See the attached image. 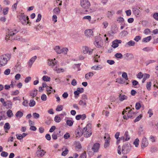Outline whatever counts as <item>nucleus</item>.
<instances>
[{
	"mask_svg": "<svg viewBox=\"0 0 158 158\" xmlns=\"http://www.w3.org/2000/svg\"><path fill=\"white\" fill-rule=\"evenodd\" d=\"M10 58V55L7 54L0 56V66H3L6 64L7 61Z\"/></svg>",
	"mask_w": 158,
	"mask_h": 158,
	"instance_id": "f257e3e1",
	"label": "nucleus"
},
{
	"mask_svg": "<svg viewBox=\"0 0 158 158\" xmlns=\"http://www.w3.org/2000/svg\"><path fill=\"white\" fill-rule=\"evenodd\" d=\"M80 5L85 10V12L88 11V10L90 6V2L88 0H81Z\"/></svg>",
	"mask_w": 158,
	"mask_h": 158,
	"instance_id": "f03ea898",
	"label": "nucleus"
},
{
	"mask_svg": "<svg viewBox=\"0 0 158 158\" xmlns=\"http://www.w3.org/2000/svg\"><path fill=\"white\" fill-rule=\"evenodd\" d=\"M131 147L129 143L124 145L122 147V152L124 155H126L129 153L131 150Z\"/></svg>",
	"mask_w": 158,
	"mask_h": 158,
	"instance_id": "7ed1b4c3",
	"label": "nucleus"
},
{
	"mask_svg": "<svg viewBox=\"0 0 158 158\" xmlns=\"http://www.w3.org/2000/svg\"><path fill=\"white\" fill-rule=\"evenodd\" d=\"M19 19L22 23L24 25H27L29 23L28 16H25L23 13H21L19 15Z\"/></svg>",
	"mask_w": 158,
	"mask_h": 158,
	"instance_id": "20e7f679",
	"label": "nucleus"
},
{
	"mask_svg": "<svg viewBox=\"0 0 158 158\" xmlns=\"http://www.w3.org/2000/svg\"><path fill=\"white\" fill-rule=\"evenodd\" d=\"M89 126V125L87 124L86 127L84 128L83 129V134L84 136L86 138L90 137L92 134L91 130L89 129L88 130L87 127H88Z\"/></svg>",
	"mask_w": 158,
	"mask_h": 158,
	"instance_id": "39448f33",
	"label": "nucleus"
},
{
	"mask_svg": "<svg viewBox=\"0 0 158 158\" xmlns=\"http://www.w3.org/2000/svg\"><path fill=\"white\" fill-rule=\"evenodd\" d=\"M83 52L85 54H88L90 55L92 54L93 49H92L87 46L83 47Z\"/></svg>",
	"mask_w": 158,
	"mask_h": 158,
	"instance_id": "423d86ee",
	"label": "nucleus"
},
{
	"mask_svg": "<svg viewBox=\"0 0 158 158\" xmlns=\"http://www.w3.org/2000/svg\"><path fill=\"white\" fill-rule=\"evenodd\" d=\"M46 152L43 149L38 150L36 152V154L37 156L41 157L44 155Z\"/></svg>",
	"mask_w": 158,
	"mask_h": 158,
	"instance_id": "0eeeda50",
	"label": "nucleus"
},
{
	"mask_svg": "<svg viewBox=\"0 0 158 158\" xmlns=\"http://www.w3.org/2000/svg\"><path fill=\"white\" fill-rule=\"evenodd\" d=\"M148 144V143L147 139L144 137L142 139L141 147L142 148L146 147Z\"/></svg>",
	"mask_w": 158,
	"mask_h": 158,
	"instance_id": "6e6552de",
	"label": "nucleus"
},
{
	"mask_svg": "<svg viewBox=\"0 0 158 158\" xmlns=\"http://www.w3.org/2000/svg\"><path fill=\"white\" fill-rule=\"evenodd\" d=\"M132 111V109H131L130 110H129L128 112L127 115L128 118H133L135 117V114L137 113V112H133Z\"/></svg>",
	"mask_w": 158,
	"mask_h": 158,
	"instance_id": "1a4fd4ad",
	"label": "nucleus"
},
{
	"mask_svg": "<svg viewBox=\"0 0 158 158\" xmlns=\"http://www.w3.org/2000/svg\"><path fill=\"white\" fill-rule=\"evenodd\" d=\"M122 41L120 40H116L112 42V47L114 48L117 47L118 46V44H120Z\"/></svg>",
	"mask_w": 158,
	"mask_h": 158,
	"instance_id": "9d476101",
	"label": "nucleus"
},
{
	"mask_svg": "<svg viewBox=\"0 0 158 158\" xmlns=\"http://www.w3.org/2000/svg\"><path fill=\"white\" fill-rule=\"evenodd\" d=\"M99 144L98 143L94 144L93 147L91 148L92 150L94 152H97L99 149Z\"/></svg>",
	"mask_w": 158,
	"mask_h": 158,
	"instance_id": "9b49d317",
	"label": "nucleus"
},
{
	"mask_svg": "<svg viewBox=\"0 0 158 158\" xmlns=\"http://www.w3.org/2000/svg\"><path fill=\"white\" fill-rule=\"evenodd\" d=\"M75 132L77 137L78 136L80 137L83 134V130H82L81 128L79 127L75 131Z\"/></svg>",
	"mask_w": 158,
	"mask_h": 158,
	"instance_id": "f8f14e48",
	"label": "nucleus"
},
{
	"mask_svg": "<svg viewBox=\"0 0 158 158\" xmlns=\"http://www.w3.org/2000/svg\"><path fill=\"white\" fill-rule=\"evenodd\" d=\"M104 139H105V142L104 144V147L106 148L109 146L110 145V137L106 138V136L104 137Z\"/></svg>",
	"mask_w": 158,
	"mask_h": 158,
	"instance_id": "ddd939ff",
	"label": "nucleus"
},
{
	"mask_svg": "<svg viewBox=\"0 0 158 158\" xmlns=\"http://www.w3.org/2000/svg\"><path fill=\"white\" fill-rule=\"evenodd\" d=\"M48 64L51 66H55L56 64V59L54 58V59L49 60H48Z\"/></svg>",
	"mask_w": 158,
	"mask_h": 158,
	"instance_id": "4468645a",
	"label": "nucleus"
},
{
	"mask_svg": "<svg viewBox=\"0 0 158 158\" xmlns=\"http://www.w3.org/2000/svg\"><path fill=\"white\" fill-rule=\"evenodd\" d=\"M93 145V143H90L89 144L87 148V152L89 156H92L93 155V153L92 152L91 148Z\"/></svg>",
	"mask_w": 158,
	"mask_h": 158,
	"instance_id": "2eb2a0df",
	"label": "nucleus"
},
{
	"mask_svg": "<svg viewBox=\"0 0 158 158\" xmlns=\"http://www.w3.org/2000/svg\"><path fill=\"white\" fill-rule=\"evenodd\" d=\"M93 33L92 30L88 29L85 31V34L86 36L90 37L93 35Z\"/></svg>",
	"mask_w": 158,
	"mask_h": 158,
	"instance_id": "dca6fc26",
	"label": "nucleus"
},
{
	"mask_svg": "<svg viewBox=\"0 0 158 158\" xmlns=\"http://www.w3.org/2000/svg\"><path fill=\"white\" fill-rule=\"evenodd\" d=\"M37 58L36 56H35L33 57H32L31 58L30 60L28 62V64L31 67L33 63L35 61V60Z\"/></svg>",
	"mask_w": 158,
	"mask_h": 158,
	"instance_id": "f3484780",
	"label": "nucleus"
},
{
	"mask_svg": "<svg viewBox=\"0 0 158 158\" xmlns=\"http://www.w3.org/2000/svg\"><path fill=\"white\" fill-rule=\"evenodd\" d=\"M94 44L97 48H101L103 45L102 42L101 40L99 41L96 40Z\"/></svg>",
	"mask_w": 158,
	"mask_h": 158,
	"instance_id": "a211bd4d",
	"label": "nucleus"
},
{
	"mask_svg": "<svg viewBox=\"0 0 158 158\" xmlns=\"http://www.w3.org/2000/svg\"><path fill=\"white\" fill-rule=\"evenodd\" d=\"M132 11L134 15L136 16L138 15L140 12V10L136 7L133 8Z\"/></svg>",
	"mask_w": 158,
	"mask_h": 158,
	"instance_id": "6ab92c4d",
	"label": "nucleus"
},
{
	"mask_svg": "<svg viewBox=\"0 0 158 158\" xmlns=\"http://www.w3.org/2000/svg\"><path fill=\"white\" fill-rule=\"evenodd\" d=\"M102 66L101 65H98L97 66H94L92 67L91 69L93 70H98L102 69Z\"/></svg>",
	"mask_w": 158,
	"mask_h": 158,
	"instance_id": "aec40b11",
	"label": "nucleus"
},
{
	"mask_svg": "<svg viewBox=\"0 0 158 158\" xmlns=\"http://www.w3.org/2000/svg\"><path fill=\"white\" fill-rule=\"evenodd\" d=\"M114 14V11H108L106 15L107 17L108 18L111 19L113 15Z\"/></svg>",
	"mask_w": 158,
	"mask_h": 158,
	"instance_id": "412c9836",
	"label": "nucleus"
},
{
	"mask_svg": "<svg viewBox=\"0 0 158 158\" xmlns=\"http://www.w3.org/2000/svg\"><path fill=\"white\" fill-rule=\"evenodd\" d=\"M18 32V31H17L16 29H15L14 30L12 31L9 30V31L8 32V35L11 36H12L15 34H16Z\"/></svg>",
	"mask_w": 158,
	"mask_h": 158,
	"instance_id": "4be33fe9",
	"label": "nucleus"
},
{
	"mask_svg": "<svg viewBox=\"0 0 158 158\" xmlns=\"http://www.w3.org/2000/svg\"><path fill=\"white\" fill-rule=\"evenodd\" d=\"M124 56L125 58H129V59H131L134 58L133 55L130 53H127L124 54Z\"/></svg>",
	"mask_w": 158,
	"mask_h": 158,
	"instance_id": "5701e85b",
	"label": "nucleus"
},
{
	"mask_svg": "<svg viewBox=\"0 0 158 158\" xmlns=\"http://www.w3.org/2000/svg\"><path fill=\"white\" fill-rule=\"evenodd\" d=\"M119 100L120 101H122L124 100H126L127 98V96L125 95H121V94H119Z\"/></svg>",
	"mask_w": 158,
	"mask_h": 158,
	"instance_id": "b1692460",
	"label": "nucleus"
},
{
	"mask_svg": "<svg viewBox=\"0 0 158 158\" xmlns=\"http://www.w3.org/2000/svg\"><path fill=\"white\" fill-rule=\"evenodd\" d=\"M94 75V73L92 72H89L86 74L85 76V77L87 79H89Z\"/></svg>",
	"mask_w": 158,
	"mask_h": 158,
	"instance_id": "393cba45",
	"label": "nucleus"
},
{
	"mask_svg": "<svg viewBox=\"0 0 158 158\" xmlns=\"http://www.w3.org/2000/svg\"><path fill=\"white\" fill-rule=\"evenodd\" d=\"M79 104L84 107H85L86 106V102L85 100H80L79 102Z\"/></svg>",
	"mask_w": 158,
	"mask_h": 158,
	"instance_id": "a878e982",
	"label": "nucleus"
},
{
	"mask_svg": "<svg viewBox=\"0 0 158 158\" xmlns=\"http://www.w3.org/2000/svg\"><path fill=\"white\" fill-rule=\"evenodd\" d=\"M142 50L144 51L148 52L153 51V48L152 47H147L143 48Z\"/></svg>",
	"mask_w": 158,
	"mask_h": 158,
	"instance_id": "bb28decb",
	"label": "nucleus"
},
{
	"mask_svg": "<svg viewBox=\"0 0 158 158\" xmlns=\"http://www.w3.org/2000/svg\"><path fill=\"white\" fill-rule=\"evenodd\" d=\"M152 39V36H150L146 37L144 38L142 40V42L147 43L149 42Z\"/></svg>",
	"mask_w": 158,
	"mask_h": 158,
	"instance_id": "cd10ccee",
	"label": "nucleus"
},
{
	"mask_svg": "<svg viewBox=\"0 0 158 158\" xmlns=\"http://www.w3.org/2000/svg\"><path fill=\"white\" fill-rule=\"evenodd\" d=\"M60 9L58 7H56L53 10V14L58 15L59 14L60 12Z\"/></svg>",
	"mask_w": 158,
	"mask_h": 158,
	"instance_id": "c85d7f7f",
	"label": "nucleus"
},
{
	"mask_svg": "<svg viewBox=\"0 0 158 158\" xmlns=\"http://www.w3.org/2000/svg\"><path fill=\"white\" fill-rule=\"evenodd\" d=\"M54 50L57 54H60L61 53V49H60L59 46H56L55 47Z\"/></svg>",
	"mask_w": 158,
	"mask_h": 158,
	"instance_id": "c756f323",
	"label": "nucleus"
},
{
	"mask_svg": "<svg viewBox=\"0 0 158 158\" xmlns=\"http://www.w3.org/2000/svg\"><path fill=\"white\" fill-rule=\"evenodd\" d=\"M37 90L35 89L34 91H31L30 93V95L33 97H35L37 94Z\"/></svg>",
	"mask_w": 158,
	"mask_h": 158,
	"instance_id": "7c9ffc66",
	"label": "nucleus"
},
{
	"mask_svg": "<svg viewBox=\"0 0 158 158\" xmlns=\"http://www.w3.org/2000/svg\"><path fill=\"white\" fill-rule=\"evenodd\" d=\"M17 117H21L23 115V113L20 111H18L15 114Z\"/></svg>",
	"mask_w": 158,
	"mask_h": 158,
	"instance_id": "2f4dec72",
	"label": "nucleus"
},
{
	"mask_svg": "<svg viewBox=\"0 0 158 158\" xmlns=\"http://www.w3.org/2000/svg\"><path fill=\"white\" fill-rule=\"evenodd\" d=\"M135 43L134 41L131 40L128 42L127 44L129 46H135Z\"/></svg>",
	"mask_w": 158,
	"mask_h": 158,
	"instance_id": "473e14b6",
	"label": "nucleus"
},
{
	"mask_svg": "<svg viewBox=\"0 0 158 158\" xmlns=\"http://www.w3.org/2000/svg\"><path fill=\"white\" fill-rule=\"evenodd\" d=\"M7 115L9 117H11L13 116L12 111L11 110H9L7 111Z\"/></svg>",
	"mask_w": 158,
	"mask_h": 158,
	"instance_id": "72a5a7b5",
	"label": "nucleus"
},
{
	"mask_svg": "<svg viewBox=\"0 0 158 158\" xmlns=\"http://www.w3.org/2000/svg\"><path fill=\"white\" fill-rule=\"evenodd\" d=\"M60 132V131H59L56 134L54 133L52 135V138L54 140L56 139H57V135Z\"/></svg>",
	"mask_w": 158,
	"mask_h": 158,
	"instance_id": "f704fd0d",
	"label": "nucleus"
},
{
	"mask_svg": "<svg viewBox=\"0 0 158 158\" xmlns=\"http://www.w3.org/2000/svg\"><path fill=\"white\" fill-rule=\"evenodd\" d=\"M61 53H64V54H67V52L69 50L68 48H63L61 49Z\"/></svg>",
	"mask_w": 158,
	"mask_h": 158,
	"instance_id": "c9c22d12",
	"label": "nucleus"
},
{
	"mask_svg": "<svg viewBox=\"0 0 158 158\" xmlns=\"http://www.w3.org/2000/svg\"><path fill=\"white\" fill-rule=\"evenodd\" d=\"M12 103L10 101H7L6 106H7L8 108L11 109L12 108Z\"/></svg>",
	"mask_w": 158,
	"mask_h": 158,
	"instance_id": "e433bc0d",
	"label": "nucleus"
},
{
	"mask_svg": "<svg viewBox=\"0 0 158 158\" xmlns=\"http://www.w3.org/2000/svg\"><path fill=\"white\" fill-rule=\"evenodd\" d=\"M35 104V101L33 99H31L30 101L29 105L30 107H33L34 106Z\"/></svg>",
	"mask_w": 158,
	"mask_h": 158,
	"instance_id": "4c0bfd02",
	"label": "nucleus"
},
{
	"mask_svg": "<svg viewBox=\"0 0 158 158\" xmlns=\"http://www.w3.org/2000/svg\"><path fill=\"white\" fill-rule=\"evenodd\" d=\"M5 130H9L10 128V126L9 123H6L4 126Z\"/></svg>",
	"mask_w": 158,
	"mask_h": 158,
	"instance_id": "58836bf2",
	"label": "nucleus"
},
{
	"mask_svg": "<svg viewBox=\"0 0 158 158\" xmlns=\"http://www.w3.org/2000/svg\"><path fill=\"white\" fill-rule=\"evenodd\" d=\"M42 79L44 81H49L50 80V77L47 76H44Z\"/></svg>",
	"mask_w": 158,
	"mask_h": 158,
	"instance_id": "ea45409f",
	"label": "nucleus"
},
{
	"mask_svg": "<svg viewBox=\"0 0 158 158\" xmlns=\"http://www.w3.org/2000/svg\"><path fill=\"white\" fill-rule=\"evenodd\" d=\"M143 115L142 114H140L139 116L137 117L134 120V122L135 123L136 122L140 120L142 118Z\"/></svg>",
	"mask_w": 158,
	"mask_h": 158,
	"instance_id": "a19ab883",
	"label": "nucleus"
},
{
	"mask_svg": "<svg viewBox=\"0 0 158 158\" xmlns=\"http://www.w3.org/2000/svg\"><path fill=\"white\" fill-rule=\"evenodd\" d=\"M124 135L125 136L126 138L125 139V141H127L130 138V137L129 136V135L128 134V131H126L125 132Z\"/></svg>",
	"mask_w": 158,
	"mask_h": 158,
	"instance_id": "79ce46f5",
	"label": "nucleus"
},
{
	"mask_svg": "<svg viewBox=\"0 0 158 158\" xmlns=\"http://www.w3.org/2000/svg\"><path fill=\"white\" fill-rule=\"evenodd\" d=\"M61 120L60 117L58 115H56L54 118V120L56 122L59 123L60 122Z\"/></svg>",
	"mask_w": 158,
	"mask_h": 158,
	"instance_id": "37998d69",
	"label": "nucleus"
},
{
	"mask_svg": "<svg viewBox=\"0 0 158 158\" xmlns=\"http://www.w3.org/2000/svg\"><path fill=\"white\" fill-rule=\"evenodd\" d=\"M128 34V32L127 31L124 30L121 32L120 35L121 36L123 37L127 35Z\"/></svg>",
	"mask_w": 158,
	"mask_h": 158,
	"instance_id": "c03bdc74",
	"label": "nucleus"
},
{
	"mask_svg": "<svg viewBox=\"0 0 158 158\" xmlns=\"http://www.w3.org/2000/svg\"><path fill=\"white\" fill-rule=\"evenodd\" d=\"M152 85V82L151 81L148 82L146 85V88L148 90L151 89V87Z\"/></svg>",
	"mask_w": 158,
	"mask_h": 158,
	"instance_id": "a18cd8bd",
	"label": "nucleus"
},
{
	"mask_svg": "<svg viewBox=\"0 0 158 158\" xmlns=\"http://www.w3.org/2000/svg\"><path fill=\"white\" fill-rule=\"evenodd\" d=\"M66 124L69 126H71L73 124V122L71 120H67L66 121Z\"/></svg>",
	"mask_w": 158,
	"mask_h": 158,
	"instance_id": "49530a36",
	"label": "nucleus"
},
{
	"mask_svg": "<svg viewBox=\"0 0 158 158\" xmlns=\"http://www.w3.org/2000/svg\"><path fill=\"white\" fill-rule=\"evenodd\" d=\"M139 140L138 138H136L133 142V144L136 147H138L139 145Z\"/></svg>",
	"mask_w": 158,
	"mask_h": 158,
	"instance_id": "de8ad7c7",
	"label": "nucleus"
},
{
	"mask_svg": "<svg viewBox=\"0 0 158 158\" xmlns=\"http://www.w3.org/2000/svg\"><path fill=\"white\" fill-rule=\"evenodd\" d=\"M115 56L117 58H121L123 56V55L121 53H118L115 54Z\"/></svg>",
	"mask_w": 158,
	"mask_h": 158,
	"instance_id": "09e8293b",
	"label": "nucleus"
},
{
	"mask_svg": "<svg viewBox=\"0 0 158 158\" xmlns=\"http://www.w3.org/2000/svg\"><path fill=\"white\" fill-rule=\"evenodd\" d=\"M156 62V61L154 60H148L146 62V65H148L152 63Z\"/></svg>",
	"mask_w": 158,
	"mask_h": 158,
	"instance_id": "8fccbe9b",
	"label": "nucleus"
},
{
	"mask_svg": "<svg viewBox=\"0 0 158 158\" xmlns=\"http://www.w3.org/2000/svg\"><path fill=\"white\" fill-rule=\"evenodd\" d=\"M33 116L34 118L35 119L38 118L40 117L39 114L36 112L33 113Z\"/></svg>",
	"mask_w": 158,
	"mask_h": 158,
	"instance_id": "3c124183",
	"label": "nucleus"
},
{
	"mask_svg": "<svg viewBox=\"0 0 158 158\" xmlns=\"http://www.w3.org/2000/svg\"><path fill=\"white\" fill-rule=\"evenodd\" d=\"M141 107V105L140 103L139 102H137L135 104V108L136 110H138Z\"/></svg>",
	"mask_w": 158,
	"mask_h": 158,
	"instance_id": "603ef678",
	"label": "nucleus"
},
{
	"mask_svg": "<svg viewBox=\"0 0 158 158\" xmlns=\"http://www.w3.org/2000/svg\"><path fill=\"white\" fill-rule=\"evenodd\" d=\"M63 110L62 106L61 105H59L57 106V108L56 109V110L57 111H60Z\"/></svg>",
	"mask_w": 158,
	"mask_h": 158,
	"instance_id": "864d4df0",
	"label": "nucleus"
},
{
	"mask_svg": "<svg viewBox=\"0 0 158 158\" xmlns=\"http://www.w3.org/2000/svg\"><path fill=\"white\" fill-rule=\"evenodd\" d=\"M8 155V153L5 151H2L1 154V156L4 157L7 156Z\"/></svg>",
	"mask_w": 158,
	"mask_h": 158,
	"instance_id": "5fc2aeb1",
	"label": "nucleus"
},
{
	"mask_svg": "<svg viewBox=\"0 0 158 158\" xmlns=\"http://www.w3.org/2000/svg\"><path fill=\"white\" fill-rule=\"evenodd\" d=\"M117 21H118L119 23H123L124 21V19L122 17H120L117 19Z\"/></svg>",
	"mask_w": 158,
	"mask_h": 158,
	"instance_id": "6e6d98bb",
	"label": "nucleus"
},
{
	"mask_svg": "<svg viewBox=\"0 0 158 158\" xmlns=\"http://www.w3.org/2000/svg\"><path fill=\"white\" fill-rule=\"evenodd\" d=\"M122 77H123L126 80H128V78L127 73H126L123 72L122 73Z\"/></svg>",
	"mask_w": 158,
	"mask_h": 158,
	"instance_id": "4d7b16f0",
	"label": "nucleus"
},
{
	"mask_svg": "<svg viewBox=\"0 0 158 158\" xmlns=\"http://www.w3.org/2000/svg\"><path fill=\"white\" fill-rule=\"evenodd\" d=\"M116 80V81L119 84H122L124 83L123 79L122 78H118Z\"/></svg>",
	"mask_w": 158,
	"mask_h": 158,
	"instance_id": "13d9d810",
	"label": "nucleus"
},
{
	"mask_svg": "<svg viewBox=\"0 0 158 158\" xmlns=\"http://www.w3.org/2000/svg\"><path fill=\"white\" fill-rule=\"evenodd\" d=\"M9 8L8 7L4 9H3V13L4 15H6L8 11Z\"/></svg>",
	"mask_w": 158,
	"mask_h": 158,
	"instance_id": "bf43d9fd",
	"label": "nucleus"
},
{
	"mask_svg": "<svg viewBox=\"0 0 158 158\" xmlns=\"http://www.w3.org/2000/svg\"><path fill=\"white\" fill-rule=\"evenodd\" d=\"M42 16L40 14H39L38 15L37 18L36 20V22H40Z\"/></svg>",
	"mask_w": 158,
	"mask_h": 158,
	"instance_id": "052dcab7",
	"label": "nucleus"
},
{
	"mask_svg": "<svg viewBox=\"0 0 158 158\" xmlns=\"http://www.w3.org/2000/svg\"><path fill=\"white\" fill-rule=\"evenodd\" d=\"M153 17L156 20H158V13L156 12L154 13L153 15Z\"/></svg>",
	"mask_w": 158,
	"mask_h": 158,
	"instance_id": "680f3d73",
	"label": "nucleus"
},
{
	"mask_svg": "<svg viewBox=\"0 0 158 158\" xmlns=\"http://www.w3.org/2000/svg\"><path fill=\"white\" fill-rule=\"evenodd\" d=\"M47 91L48 92L49 94H51L52 92V88L51 86H47V87L46 88Z\"/></svg>",
	"mask_w": 158,
	"mask_h": 158,
	"instance_id": "e2e57ef3",
	"label": "nucleus"
},
{
	"mask_svg": "<svg viewBox=\"0 0 158 158\" xmlns=\"http://www.w3.org/2000/svg\"><path fill=\"white\" fill-rule=\"evenodd\" d=\"M107 62L110 65L114 64L115 63L114 60H107Z\"/></svg>",
	"mask_w": 158,
	"mask_h": 158,
	"instance_id": "0e129e2a",
	"label": "nucleus"
},
{
	"mask_svg": "<svg viewBox=\"0 0 158 158\" xmlns=\"http://www.w3.org/2000/svg\"><path fill=\"white\" fill-rule=\"evenodd\" d=\"M86 153L85 152H84L81 154L79 158H86Z\"/></svg>",
	"mask_w": 158,
	"mask_h": 158,
	"instance_id": "69168bd1",
	"label": "nucleus"
},
{
	"mask_svg": "<svg viewBox=\"0 0 158 158\" xmlns=\"http://www.w3.org/2000/svg\"><path fill=\"white\" fill-rule=\"evenodd\" d=\"M10 69H8L5 70L4 72V74L6 75H8L10 73Z\"/></svg>",
	"mask_w": 158,
	"mask_h": 158,
	"instance_id": "338daca9",
	"label": "nucleus"
},
{
	"mask_svg": "<svg viewBox=\"0 0 158 158\" xmlns=\"http://www.w3.org/2000/svg\"><path fill=\"white\" fill-rule=\"evenodd\" d=\"M77 90L78 92L81 93H83L84 91V89L82 88H78L77 89Z\"/></svg>",
	"mask_w": 158,
	"mask_h": 158,
	"instance_id": "774afa93",
	"label": "nucleus"
}]
</instances>
